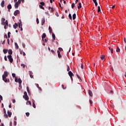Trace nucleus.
<instances>
[{
	"instance_id": "3",
	"label": "nucleus",
	"mask_w": 126,
	"mask_h": 126,
	"mask_svg": "<svg viewBox=\"0 0 126 126\" xmlns=\"http://www.w3.org/2000/svg\"><path fill=\"white\" fill-rule=\"evenodd\" d=\"M7 58L8 59L10 63H12L13 62V59H12V56L11 55L7 56Z\"/></svg>"
},
{
	"instance_id": "32",
	"label": "nucleus",
	"mask_w": 126,
	"mask_h": 126,
	"mask_svg": "<svg viewBox=\"0 0 126 126\" xmlns=\"http://www.w3.org/2000/svg\"><path fill=\"white\" fill-rule=\"evenodd\" d=\"M5 25H6V26H8V21L7 20L5 21Z\"/></svg>"
},
{
	"instance_id": "48",
	"label": "nucleus",
	"mask_w": 126,
	"mask_h": 126,
	"mask_svg": "<svg viewBox=\"0 0 126 126\" xmlns=\"http://www.w3.org/2000/svg\"><path fill=\"white\" fill-rule=\"evenodd\" d=\"M36 23H37V24H38L39 23V19L38 18H36Z\"/></svg>"
},
{
	"instance_id": "19",
	"label": "nucleus",
	"mask_w": 126,
	"mask_h": 126,
	"mask_svg": "<svg viewBox=\"0 0 126 126\" xmlns=\"http://www.w3.org/2000/svg\"><path fill=\"white\" fill-rule=\"evenodd\" d=\"M94 3H95V6H97L98 5V3H97V0H93Z\"/></svg>"
},
{
	"instance_id": "7",
	"label": "nucleus",
	"mask_w": 126,
	"mask_h": 126,
	"mask_svg": "<svg viewBox=\"0 0 126 126\" xmlns=\"http://www.w3.org/2000/svg\"><path fill=\"white\" fill-rule=\"evenodd\" d=\"M88 94L89 95L91 96V97H92V96H93V93H92V91H91V90H89L88 91Z\"/></svg>"
},
{
	"instance_id": "21",
	"label": "nucleus",
	"mask_w": 126,
	"mask_h": 126,
	"mask_svg": "<svg viewBox=\"0 0 126 126\" xmlns=\"http://www.w3.org/2000/svg\"><path fill=\"white\" fill-rule=\"evenodd\" d=\"M18 82L19 84H21V83H22V80H21V79L19 78Z\"/></svg>"
},
{
	"instance_id": "63",
	"label": "nucleus",
	"mask_w": 126,
	"mask_h": 126,
	"mask_svg": "<svg viewBox=\"0 0 126 126\" xmlns=\"http://www.w3.org/2000/svg\"><path fill=\"white\" fill-rule=\"evenodd\" d=\"M0 100H2V96H1V95H0Z\"/></svg>"
},
{
	"instance_id": "20",
	"label": "nucleus",
	"mask_w": 126,
	"mask_h": 126,
	"mask_svg": "<svg viewBox=\"0 0 126 126\" xmlns=\"http://www.w3.org/2000/svg\"><path fill=\"white\" fill-rule=\"evenodd\" d=\"M52 38L53 40H56V35H55V33H52Z\"/></svg>"
},
{
	"instance_id": "30",
	"label": "nucleus",
	"mask_w": 126,
	"mask_h": 126,
	"mask_svg": "<svg viewBox=\"0 0 126 126\" xmlns=\"http://www.w3.org/2000/svg\"><path fill=\"white\" fill-rule=\"evenodd\" d=\"M120 51H121V50L120 49V48H119V47H117V49H116V52L117 53H119V52H120Z\"/></svg>"
},
{
	"instance_id": "57",
	"label": "nucleus",
	"mask_w": 126,
	"mask_h": 126,
	"mask_svg": "<svg viewBox=\"0 0 126 126\" xmlns=\"http://www.w3.org/2000/svg\"><path fill=\"white\" fill-rule=\"evenodd\" d=\"M45 43H47V42H48V40L47 39H45L44 40H43Z\"/></svg>"
},
{
	"instance_id": "1",
	"label": "nucleus",
	"mask_w": 126,
	"mask_h": 126,
	"mask_svg": "<svg viewBox=\"0 0 126 126\" xmlns=\"http://www.w3.org/2000/svg\"><path fill=\"white\" fill-rule=\"evenodd\" d=\"M7 76H8V73L7 72V71H4V73L2 76V78L3 81H4L5 83L10 82L9 79L6 78Z\"/></svg>"
},
{
	"instance_id": "14",
	"label": "nucleus",
	"mask_w": 126,
	"mask_h": 126,
	"mask_svg": "<svg viewBox=\"0 0 126 126\" xmlns=\"http://www.w3.org/2000/svg\"><path fill=\"white\" fill-rule=\"evenodd\" d=\"M18 27V24H17V23H15V24L13 25V29H16V28H17Z\"/></svg>"
},
{
	"instance_id": "33",
	"label": "nucleus",
	"mask_w": 126,
	"mask_h": 126,
	"mask_svg": "<svg viewBox=\"0 0 126 126\" xmlns=\"http://www.w3.org/2000/svg\"><path fill=\"white\" fill-rule=\"evenodd\" d=\"M40 4H41V5H43V6H44V5H45V2H40Z\"/></svg>"
},
{
	"instance_id": "17",
	"label": "nucleus",
	"mask_w": 126,
	"mask_h": 126,
	"mask_svg": "<svg viewBox=\"0 0 126 126\" xmlns=\"http://www.w3.org/2000/svg\"><path fill=\"white\" fill-rule=\"evenodd\" d=\"M72 18H73V20H74L75 19V18H76V14H73Z\"/></svg>"
},
{
	"instance_id": "4",
	"label": "nucleus",
	"mask_w": 126,
	"mask_h": 126,
	"mask_svg": "<svg viewBox=\"0 0 126 126\" xmlns=\"http://www.w3.org/2000/svg\"><path fill=\"white\" fill-rule=\"evenodd\" d=\"M20 13V11H19L18 10H16L14 12V15H15V16H16L17 14H19Z\"/></svg>"
},
{
	"instance_id": "15",
	"label": "nucleus",
	"mask_w": 126,
	"mask_h": 126,
	"mask_svg": "<svg viewBox=\"0 0 126 126\" xmlns=\"http://www.w3.org/2000/svg\"><path fill=\"white\" fill-rule=\"evenodd\" d=\"M8 53L9 55L11 56V55H12V50L11 49H9L8 51Z\"/></svg>"
},
{
	"instance_id": "40",
	"label": "nucleus",
	"mask_w": 126,
	"mask_h": 126,
	"mask_svg": "<svg viewBox=\"0 0 126 126\" xmlns=\"http://www.w3.org/2000/svg\"><path fill=\"white\" fill-rule=\"evenodd\" d=\"M5 21V19L4 18H1V22H4Z\"/></svg>"
},
{
	"instance_id": "13",
	"label": "nucleus",
	"mask_w": 126,
	"mask_h": 126,
	"mask_svg": "<svg viewBox=\"0 0 126 126\" xmlns=\"http://www.w3.org/2000/svg\"><path fill=\"white\" fill-rule=\"evenodd\" d=\"M15 8H18V6H19V4L18 3V2H16L15 3Z\"/></svg>"
},
{
	"instance_id": "22",
	"label": "nucleus",
	"mask_w": 126,
	"mask_h": 126,
	"mask_svg": "<svg viewBox=\"0 0 126 126\" xmlns=\"http://www.w3.org/2000/svg\"><path fill=\"white\" fill-rule=\"evenodd\" d=\"M15 47H16L17 50H18V49L19 48V46H18V44H17V43L15 42Z\"/></svg>"
},
{
	"instance_id": "28",
	"label": "nucleus",
	"mask_w": 126,
	"mask_h": 126,
	"mask_svg": "<svg viewBox=\"0 0 126 126\" xmlns=\"http://www.w3.org/2000/svg\"><path fill=\"white\" fill-rule=\"evenodd\" d=\"M7 49H3V52L4 53V54H6V53H7Z\"/></svg>"
},
{
	"instance_id": "61",
	"label": "nucleus",
	"mask_w": 126,
	"mask_h": 126,
	"mask_svg": "<svg viewBox=\"0 0 126 126\" xmlns=\"http://www.w3.org/2000/svg\"><path fill=\"white\" fill-rule=\"evenodd\" d=\"M90 104H93V102L92 101V100H90Z\"/></svg>"
},
{
	"instance_id": "11",
	"label": "nucleus",
	"mask_w": 126,
	"mask_h": 126,
	"mask_svg": "<svg viewBox=\"0 0 126 126\" xmlns=\"http://www.w3.org/2000/svg\"><path fill=\"white\" fill-rule=\"evenodd\" d=\"M7 114H8V116L9 118H10V117H11V115H12V113L9 112V110H8L7 111Z\"/></svg>"
},
{
	"instance_id": "23",
	"label": "nucleus",
	"mask_w": 126,
	"mask_h": 126,
	"mask_svg": "<svg viewBox=\"0 0 126 126\" xmlns=\"http://www.w3.org/2000/svg\"><path fill=\"white\" fill-rule=\"evenodd\" d=\"M26 104H27V105H28V104H29V105H30L31 106V105H32V103L31 102V101H29V100H28V101H27Z\"/></svg>"
},
{
	"instance_id": "9",
	"label": "nucleus",
	"mask_w": 126,
	"mask_h": 126,
	"mask_svg": "<svg viewBox=\"0 0 126 126\" xmlns=\"http://www.w3.org/2000/svg\"><path fill=\"white\" fill-rule=\"evenodd\" d=\"M68 75L70 76H73L74 75L73 74V73L71 72V71H69L68 73Z\"/></svg>"
},
{
	"instance_id": "38",
	"label": "nucleus",
	"mask_w": 126,
	"mask_h": 126,
	"mask_svg": "<svg viewBox=\"0 0 126 126\" xmlns=\"http://www.w3.org/2000/svg\"><path fill=\"white\" fill-rule=\"evenodd\" d=\"M32 107H33L34 109H36V105L35 103H32Z\"/></svg>"
},
{
	"instance_id": "43",
	"label": "nucleus",
	"mask_w": 126,
	"mask_h": 126,
	"mask_svg": "<svg viewBox=\"0 0 126 126\" xmlns=\"http://www.w3.org/2000/svg\"><path fill=\"white\" fill-rule=\"evenodd\" d=\"M18 2L19 4H20V3H21V0H18V2Z\"/></svg>"
},
{
	"instance_id": "56",
	"label": "nucleus",
	"mask_w": 126,
	"mask_h": 126,
	"mask_svg": "<svg viewBox=\"0 0 126 126\" xmlns=\"http://www.w3.org/2000/svg\"><path fill=\"white\" fill-rule=\"evenodd\" d=\"M81 68H82V69H83V64L82 63H81Z\"/></svg>"
},
{
	"instance_id": "46",
	"label": "nucleus",
	"mask_w": 126,
	"mask_h": 126,
	"mask_svg": "<svg viewBox=\"0 0 126 126\" xmlns=\"http://www.w3.org/2000/svg\"><path fill=\"white\" fill-rule=\"evenodd\" d=\"M21 66H23V67L24 68H25V64H21Z\"/></svg>"
},
{
	"instance_id": "26",
	"label": "nucleus",
	"mask_w": 126,
	"mask_h": 126,
	"mask_svg": "<svg viewBox=\"0 0 126 126\" xmlns=\"http://www.w3.org/2000/svg\"><path fill=\"white\" fill-rule=\"evenodd\" d=\"M101 11V7H100V6H98V10L97 12H100Z\"/></svg>"
},
{
	"instance_id": "2",
	"label": "nucleus",
	"mask_w": 126,
	"mask_h": 126,
	"mask_svg": "<svg viewBox=\"0 0 126 126\" xmlns=\"http://www.w3.org/2000/svg\"><path fill=\"white\" fill-rule=\"evenodd\" d=\"M24 95H23V98L26 100V101H28L29 100V96L27 95V92H25L24 93Z\"/></svg>"
},
{
	"instance_id": "25",
	"label": "nucleus",
	"mask_w": 126,
	"mask_h": 126,
	"mask_svg": "<svg viewBox=\"0 0 126 126\" xmlns=\"http://www.w3.org/2000/svg\"><path fill=\"white\" fill-rule=\"evenodd\" d=\"M39 7H40V8H41V9H43L45 10V8L43 7V5H39Z\"/></svg>"
},
{
	"instance_id": "36",
	"label": "nucleus",
	"mask_w": 126,
	"mask_h": 126,
	"mask_svg": "<svg viewBox=\"0 0 126 126\" xmlns=\"http://www.w3.org/2000/svg\"><path fill=\"white\" fill-rule=\"evenodd\" d=\"M59 51H60V52H62V51H63V48L60 47L58 48Z\"/></svg>"
},
{
	"instance_id": "35",
	"label": "nucleus",
	"mask_w": 126,
	"mask_h": 126,
	"mask_svg": "<svg viewBox=\"0 0 126 126\" xmlns=\"http://www.w3.org/2000/svg\"><path fill=\"white\" fill-rule=\"evenodd\" d=\"M26 115L27 117H29L30 113H29V112H27L26 113Z\"/></svg>"
},
{
	"instance_id": "52",
	"label": "nucleus",
	"mask_w": 126,
	"mask_h": 126,
	"mask_svg": "<svg viewBox=\"0 0 126 126\" xmlns=\"http://www.w3.org/2000/svg\"><path fill=\"white\" fill-rule=\"evenodd\" d=\"M3 112L4 114H6V111L5 110V108H3Z\"/></svg>"
},
{
	"instance_id": "55",
	"label": "nucleus",
	"mask_w": 126,
	"mask_h": 126,
	"mask_svg": "<svg viewBox=\"0 0 126 126\" xmlns=\"http://www.w3.org/2000/svg\"><path fill=\"white\" fill-rule=\"evenodd\" d=\"M5 24V22H1V25H4Z\"/></svg>"
},
{
	"instance_id": "5",
	"label": "nucleus",
	"mask_w": 126,
	"mask_h": 126,
	"mask_svg": "<svg viewBox=\"0 0 126 126\" xmlns=\"http://www.w3.org/2000/svg\"><path fill=\"white\" fill-rule=\"evenodd\" d=\"M58 58L61 59L62 58V55H61V52L59 50L57 51Z\"/></svg>"
},
{
	"instance_id": "53",
	"label": "nucleus",
	"mask_w": 126,
	"mask_h": 126,
	"mask_svg": "<svg viewBox=\"0 0 126 126\" xmlns=\"http://www.w3.org/2000/svg\"><path fill=\"white\" fill-rule=\"evenodd\" d=\"M22 46H23V48H25V47H26L25 44H24V43L22 44Z\"/></svg>"
},
{
	"instance_id": "44",
	"label": "nucleus",
	"mask_w": 126,
	"mask_h": 126,
	"mask_svg": "<svg viewBox=\"0 0 126 126\" xmlns=\"http://www.w3.org/2000/svg\"><path fill=\"white\" fill-rule=\"evenodd\" d=\"M62 88H63V90H64V89H65V88H66V87L64 88V86L63 85H62Z\"/></svg>"
},
{
	"instance_id": "31",
	"label": "nucleus",
	"mask_w": 126,
	"mask_h": 126,
	"mask_svg": "<svg viewBox=\"0 0 126 126\" xmlns=\"http://www.w3.org/2000/svg\"><path fill=\"white\" fill-rule=\"evenodd\" d=\"M36 87H37V88H38V89H39V90H41V88L40 87H39V84H36Z\"/></svg>"
},
{
	"instance_id": "24",
	"label": "nucleus",
	"mask_w": 126,
	"mask_h": 126,
	"mask_svg": "<svg viewBox=\"0 0 126 126\" xmlns=\"http://www.w3.org/2000/svg\"><path fill=\"white\" fill-rule=\"evenodd\" d=\"M66 66H67V71L69 72V70L70 69V68L69 67V66L68 65H66Z\"/></svg>"
},
{
	"instance_id": "6",
	"label": "nucleus",
	"mask_w": 126,
	"mask_h": 126,
	"mask_svg": "<svg viewBox=\"0 0 126 126\" xmlns=\"http://www.w3.org/2000/svg\"><path fill=\"white\" fill-rule=\"evenodd\" d=\"M46 21V20L45 18H43L41 20V25L43 26L44 24H45V22Z\"/></svg>"
},
{
	"instance_id": "16",
	"label": "nucleus",
	"mask_w": 126,
	"mask_h": 126,
	"mask_svg": "<svg viewBox=\"0 0 126 126\" xmlns=\"http://www.w3.org/2000/svg\"><path fill=\"white\" fill-rule=\"evenodd\" d=\"M49 32L53 33V29H52V28H51V26L49 27Z\"/></svg>"
},
{
	"instance_id": "41",
	"label": "nucleus",
	"mask_w": 126,
	"mask_h": 126,
	"mask_svg": "<svg viewBox=\"0 0 126 126\" xmlns=\"http://www.w3.org/2000/svg\"><path fill=\"white\" fill-rule=\"evenodd\" d=\"M71 7L72 8H73V7H74V3H72L71 4Z\"/></svg>"
},
{
	"instance_id": "50",
	"label": "nucleus",
	"mask_w": 126,
	"mask_h": 126,
	"mask_svg": "<svg viewBox=\"0 0 126 126\" xmlns=\"http://www.w3.org/2000/svg\"><path fill=\"white\" fill-rule=\"evenodd\" d=\"M76 75H77V77L78 78V79L81 80V78H80V77L77 74Z\"/></svg>"
},
{
	"instance_id": "58",
	"label": "nucleus",
	"mask_w": 126,
	"mask_h": 126,
	"mask_svg": "<svg viewBox=\"0 0 126 126\" xmlns=\"http://www.w3.org/2000/svg\"><path fill=\"white\" fill-rule=\"evenodd\" d=\"M51 53L55 54V51L54 50H51Z\"/></svg>"
},
{
	"instance_id": "60",
	"label": "nucleus",
	"mask_w": 126,
	"mask_h": 126,
	"mask_svg": "<svg viewBox=\"0 0 126 126\" xmlns=\"http://www.w3.org/2000/svg\"><path fill=\"white\" fill-rule=\"evenodd\" d=\"M51 12H54V8L53 7L51 8Z\"/></svg>"
},
{
	"instance_id": "8",
	"label": "nucleus",
	"mask_w": 126,
	"mask_h": 126,
	"mask_svg": "<svg viewBox=\"0 0 126 126\" xmlns=\"http://www.w3.org/2000/svg\"><path fill=\"white\" fill-rule=\"evenodd\" d=\"M41 37H42V41H44V39H45V38H46V33H43Z\"/></svg>"
},
{
	"instance_id": "45",
	"label": "nucleus",
	"mask_w": 126,
	"mask_h": 126,
	"mask_svg": "<svg viewBox=\"0 0 126 126\" xmlns=\"http://www.w3.org/2000/svg\"><path fill=\"white\" fill-rule=\"evenodd\" d=\"M59 4L60 7H61V8H62L63 9V7H62V4H61V3L59 2Z\"/></svg>"
},
{
	"instance_id": "54",
	"label": "nucleus",
	"mask_w": 126,
	"mask_h": 126,
	"mask_svg": "<svg viewBox=\"0 0 126 126\" xmlns=\"http://www.w3.org/2000/svg\"><path fill=\"white\" fill-rule=\"evenodd\" d=\"M7 44L9 45V39H7Z\"/></svg>"
},
{
	"instance_id": "10",
	"label": "nucleus",
	"mask_w": 126,
	"mask_h": 126,
	"mask_svg": "<svg viewBox=\"0 0 126 126\" xmlns=\"http://www.w3.org/2000/svg\"><path fill=\"white\" fill-rule=\"evenodd\" d=\"M7 7L8 9H9V10L11 9V8H12V6H11V4L8 5ZM8 10V11H10V10Z\"/></svg>"
},
{
	"instance_id": "37",
	"label": "nucleus",
	"mask_w": 126,
	"mask_h": 126,
	"mask_svg": "<svg viewBox=\"0 0 126 126\" xmlns=\"http://www.w3.org/2000/svg\"><path fill=\"white\" fill-rule=\"evenodd\" d=\"M5 114L4 115V116L5 117V118H8V116L7 115V114H6V113H4Z\"/></svg>"
},
{
	"instance_id": "18",
	"label": "nucleus",
	"mask_w": 126,
	"mask_h": 126,
	"mask_svg": "<svg viewBox=\"0 0 126 126\" xmlns=\"http://www.w3.org/2000/svg\"><path fill=\"white\" fill-rule=\"evenodd\" d=\"M27 90L29 95H30L31 93H30V90L29 89V87H27Z\"/></svg>"
},
{
	"instance_id": "64",
	"label": "nucleus",
	"mask_w": 126,
	"mask_h": 126,
	"mask_svg": "<svg viewBox=\"0 0 126 126\" xmlns=\"http://www.w3.org/2000/svg\"><path fill=\"white\" fill-rule=\"evenodd\" d=\"M13 103H15V99H13L12 100Z\"/></svg>"
},
{
	"instance_id": "59",
	"label": "nucleus",
	"mask_w": 126,
	"mask_h": 126,
	"mask_svg": "<svg viewBox=\"0 0 126 126\" xmlns=\"http://www.w3.org/2000/svg\"><path fill=\"white\" fill-rule=\"evenodd\" d=\"M14 120L15 121H17V118L16 117V116L14 117Z\"/></svg>"
},
{
	"instance_id": "29",
	"label": "nucleus",
	"mask_w": 126,
	"mask_h": 126,
	"mask_svg": "<svg viewBox=\"0 0 126 126\" xmlns=\"http://www.w3.org/2000/svg\"><path fill=\"white\" fill-rule=\"evenodd\" d=\"M68 17L71 20V19H72V17L71 16V14H69L68 15Z\"/></svg>"
},
{
	"instance_id": "12",
	"label": "nucleus",
	"mask_w": 126,
	"mask_h": 126,
	"mask_svg": "<svg viewBox=\"0 0 126 126\" xmlns=\"http://www.w3.org/2000/svg\"><path fill=\"white\" fill-rule=\"evenodd\" d=\"M0 5L1 7H4V0H2L1 2Z\"/></svg>"
},
{
	"instance_id": "34",
	"label": "nucleus",
	"mask_w": 126,
	"mask_h": 126,
	"mask_svg": "<svg viewBox=\"0 0 126 126\" xmlns=\"http://www.w3.org/2000/svg\"><path fill=\"white\" fill-rule=\"evenodd\" d=\"M100 58H101V60H103V59H105V55H102V56H101V57H100Z\"/></svg>"
},
{
	"instance_id": "42",
	"label": "nucleus",
	"mask_w": 126,
	"mask_h": 126,
	"mask_svg": "<svg viewBox=\"0 0 126 126\" xmlns=\"http://www.w3.org/2000/svg\"><path fill=\"white\" fill-rule=\"evenodd\" d=\"M15 82H18V80L17 77H15Z\"/></svg>"
},
{
	"instance_id": "39",
	"label": "nucleus",
	"mask_w": 126,
	"mask_h": 126,
	"mask_svg": "<svg viewBox=\"0 0 126 126\" xmlns=\"http://www.w3.org/2000/svg\"><path fill=\"white\" fill-rule=\"evenodd\" d=\"M12 76L13 77H15L16 76V75H15V73H12Z\"/></svg>"
},
{
	"instance_id": "49",
	"label": "nucleus",
	"mask_w": 126,
	"mask_h": 126,
	"mask_svg": "<svg viewBox=\"0 0 126 126\" xmlns=\"http://www.w3.org/2000/svg\"><path fill=\"white\" fill-rule=\"evenodd\" d=\"M4 60L6 61H7V58L6 57V56H4Z\"/></svg>"
},
{
	"instance_id": "27",
	"label": "nucleus",
	"mask_w": 126,
	"mask_h": 126,
	"mask_svg": "<svg viewBox=\"0 0 126 126\" xmlns=\"http://www.w3.org/2000/svg\"><path fill=\"white\" fill-rule=\"evenodd\" d=\"M78 9H80V8H81V3H79V5L78 6Z\"/></svg>"
},
{
	"instance_id": "51",
	"label": "nucleus",
	"mask_w": 126,
	"mask_h": 126,
	"mask_svg": "<svg viewBox=\"0 0 126 126\" xmlns=\"http://www.w3.org/2000/svg\"><path fill=\"white\" fill-rule=\"evenodd\" d=\"M111 54H113L114 53V49L113 48L110 50Z\"/></svg>"
},
{
	"instance_id": "62",
	"label": "nucleus",
	"mask_w": 126,
	"mask_h": 126,
	"mask_svg": "<svg viewBox=\"0 0 126 126\" xmlns=\"http://www.w3.org/2000/svg\"><path fill=\"white\" fill-rule=\"evenodd\" d=\"M21 25H20V23H19V28H21Z\"/></svg>"
},
{
	"instance_id": "47",
	"label": "nucleus",
	"mask_w": 126,
	"mask_h": 126,
	"mask_svg": "<svg viewBox=\"0 0 126 126\" xmlns=\"http://www.w3.org/2000/svg\"><path fill=\"white\" fill-rule=\"evenodd\" d=\"M55 15H56L57 16V17H59V13L58 12H56L55 13Z\"/></svg>"
}]
</instances>
